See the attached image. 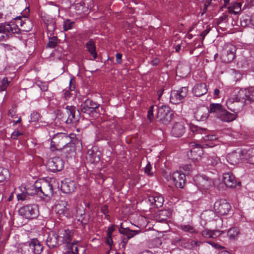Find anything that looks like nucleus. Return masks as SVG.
Returning a JSON list of instances; mask_svg holds the SVG:
<instances>
[{"label":"nucleus","mask_w":254,"mask_h":254,"mask_svg":"<svg viewBox=\"0 0 254 254\" xmlns=\"http://www.w3.org/2000/svg\"><path fill=\"white\" fill-rule=\"evenodd\" d=\"M9 22L11 27H17L18 28L19 31L16 34L19 33L20 31L28 32L33 27L32 21L26 16L22 15L12 17Z\"/></svg>","instance_id":"nucleus-1"},{"label":"nucleus","mask_w":254,"mask_h":254,"mask_svg":"<svg viewBox=\"0 0 254 254\" xmlns=\"http://www.w3.org/2000/svg\"><path fill=\"white\" fill-rule=\"evenodd\" d=\"M69 141L70 137L66 133H58L52 138L50 149L52 151L61 150Z\"/></svg>","instance_id":"nucleus-2"},{"label":"nucleus","mask_w":254,"mask_h":254,"mask_svg":"<svg viewBox=\"0 0 254 254\" xmlns=\"http://www.w3.org/2000/svg\"><path fill=\"white\" fill-rule=\"evenodd\" d=\"M173 117L174 114L168 106L161 105L158 107L156 118L161 124H168Z\"/></svg>","instance_id":"nucleus-3"},{"label":"nucleus","mask_w":254,"mask_h":254,"mask_svg":"<svg viewBox=\"0 0 254 254\" xmlns=\"http://www.w3.org/2000/svg\"><path fill=\"white\" fill-rule=\"evenodd\" d=\"M20 215L27 219L36 218L39 215V207L37 204H32L21 207L19 211Z\"/></svg>","instance_id":"nucleus-4"},{"label":"nucleus","mask_w":254,"mask_h":254,"mask_svg":"<svg viewBox=\"0 0 254 254\" xmlns=\"http://www.w3.org/2000/svg\"><path fill=\"white\" fill-rule=\"evenodd\" d=\"M18 28L15 27H11L10 22L2 23L0 24V41H5L12 34L17 33L18 32Z\"/></svg>","instance_id":"nucleus-5"},{"label":"nucleus","mask_w":254,"mask_h":254,"mask_svg":"<svg viewBox=\"0 0 254 254\" xmlns=\"http://www.w3.org/2000/svg\"><path fill=\"white\" fill-rule=\"evenodd\" d=\"M188 91L187 87H183L178 90L172 91L170 97V102L173 104H177L182 102L184 98L187 96Z\"/></svg>","instance_id":"nucleus-6"},{"label":"nucleus","mask_w":254,"mask_h":254,"mask_svg":"<svg viewBox=\"0 0 254 254\" xmlns=\"http://www.w3.org/2000/svg\"><path fill=\"white\" fill-rule=\"evenodd\" d=\"M231 206L225 199L216 201L214 204V209L216 213L220 215H226L230 211Z\"/></svg>","instance_id":"nucleus-7"},{"label":"nucleus","mask_w":254,"mask_h":254,"mask_svg":"<svg viewBox=\"0 0 254 254\" xmlns=\"http://www.w3.org/2000/svg\"><path fill=\"white\" fill-rule=\"evenodd\" d=\"M99 104L93 101L87 99L81 105V111L89 115H91L94 112H97V110Z\"/></svg>","instance_id":"nucleus-8"},{"label":"nucleus","mask_w":254,"mask_h":254,"mask_svg":"<svg viewBox=\"0 0 254 254\" xmlns=\"http://www.w3.org/2000/svg\"><path fill=\"white\" fill-rule=\"evenodd\" d=\"M245 104L254 102V86L250 87L239 94V100Z\"/></svg>","instance_id":"nucleus-9"},{"label":"nucleus","mask_w":254,"mask_h":254,"mask_svg":"<svg viewBox=\"0 0 254 254\" xmlns=\"http://www.w3.org/2000/svg\"><path fill=\"white\" fill-rule=\"evenodd\" d=\"M193 181L197 187L200 190H207L212 185V180L206 176H196Z\"/></svg>","instance_id":"nucleus-10"},{"label":"nucleus","mask_w":254,"mask_h":254,"mask_svg":"<svg viewBox=\"0 0 254 254\" xmlns=\"http://www.w3.org/2000/svg\"><path fill=\"white\" fill-rule=\"evenodd\" d=\"M47 166L49 169L53 172L61 171L64 167V163L63 159L56 157L51 158L47 162Z\"/></svg>","instance_id":"nucleus-11"},{"label":"nucleus","mask_w":254,"mask_h":254,"mask_svg":"<svg viewBox=\"0 0 254 254\" xmlns=\"http://www.w3.org/2000/svg\"><path fill=\"white\" fill-rule=\"evenodd\" d=\"M67 118L65 121L66 124L76 123L79 120L80 113L73 106H67L65 107Z\"/></svg>","instance_id":"nucleus-12"},{"label":"nucleus","mask_w":254,"mask_h":254,"mask_svg":"<svg viewBox=\"0 0 254 254\" xmlns=\"http://www.w3.org/2000/svg\"><path fill=\"white\" fill-rule=\"evenodd\" d=\"M245 159V150H238L231 152L228 154L227 161L232 165H236L240 161Z\"/></svg>","instance_id":"nucleus-13"},{"label":"nucleus","mask_w":254,"mask_h":254,"mask_svg":"<svg viewBox=\"0 0 254 254\" xmlns=\"http://www.w3.org/2000/svg\"><path fill=\"white\" fill-rule=\"evenodd\" d=\"M236 48L233 45H230L225 49L221 56L222 60L224 63L232 62L235 57Z\"/></svg>","instance_id":"nucleus-14"},{"label":"nucleus","mask_w":254,"mask_h":254,"mask_svg":"<svg viewBox=\"0 0 254 254\" xmlns=\"http://www.w3.org/2000/svg\"><path fill=\"white\" fill-rule=\"evenodd\" d=\"M209 110L205 106H201L196 109L194 112V117L198 121H205L208 117Z\"/></svg>","instance_id":"nucleus-15"},{"label":"nucleus","mask_w":254,"mask_h":254,"mask_svg":"<svg viewBox=\"0 0 254 254\" xmlns=\"http://www.w3.org/2000/svg\"><path fill=\"white\" fill-rule=\"evenodd\" d=\"M172 179L177 188L183 189L186 182V175L180 171H175L172 174Z\"/></svg>","instance_id":"nucleus-16"},{"label":"nucleus","mask_w":254,"mask_h":254,"mask_svg":"<svg viewBox=\"0 0 254 254\" xmlns=\"http://www.w3.org/2000/svg\"><path fill=\"white\" fill-rule=\"evenodd\" d=\"M61 190L65 193H69L73 192L76 188L75 182L69 179H65L62 182Z\"/></svg>","instance_id":"nucleus-17"},{"label":"nucleus","mask_w":254,"mask_h":254,"mask_svg":"<svg viewBox=\"0 0 254 254\" xmlns=\"http://www.w3.org/2000/svg\"><path fill=\"white\" fill-rule=\"evenodd\" d=\"M46 244L50 248H56L61 245L59 235L53 231L49 233L46 239Z\"/></svg>","instance_id":"nucleus-18"},{"label":"nucleus","mask_w":254,"mask_h":254,"mask_svg":"<svg viewBox=\"0 0 254 254\" xmlns=\"http://www.w3.org/2000/svg\"><path fill=\"white\" fill-rule=\"evenodd\" d=\"M28 246V251L33 254H40L43 250L42 245L37 239H32L29 243Z\"/></svg>","instance_id":"nucleus-19"},{"label":"nucleus","mask_w":254,"mask_h":254,"mask_svg":"<svg viewBox=\"0 0 254 254\" xmlns=\"http://www.w3.org/2000/svg\"><path fill=\"white\" fill-rule=\"evenodd\" d=\"M185 132V127L184 123L176 122L173 125L171 134L176 137L182 136Z\"/></svg>","instance_id":"nucleus-20"},{"label":"nucleus","mask_w":254,"mask_h":254,"mask_svg":"<svg viewBox=\"0 0 254 254\" xmlns=\"http://www.w3.org/2000/svg\"><path fill=\"white\" fill-rule=\"evenodd\" d=\"M68 203L65 200H60L56 206L57 213L67 217L69 215V209L67 207Z\"/></svg>","instance_id":"nucleus-21"},{"label":"nucleus","mask_w":254,"mask_h":254,"mask_svg":"<svg viewBox=\"0 0 254 254\" xmlns=\"http://www.w3.org/2000/svg\"><path fill=\"white\" fill-rule=\"evenodd\" d=\"M100 155L101 152L100 151L95 150L92 148L88 150L86 155V159L91 163H96L99 161Z\"/></svg>","instance_id":"nucleus-22"},{"label":"nucleus","mask_w":254,"mask_h":254,"mask_svg":"<svg viewBox=\"0 0 254 254\" xmlns=\"http://www.w3.org/2000/svg\"><path fill=\"white\" fill-rule=\"evenodd\" d=\"M223 181L225 185L229 188H234L237 184V180L231 172H227L223 174Z\"/></svg>","instance_id":"nucleus-23"},{"label":"nucleus","mask_w":254,"mask_h":254,"mask_svg":"<svg viewBox=\"0 0 254 254\" xmlns=\"http://www.w3.org/2000/svg\"><path fill=\"white\" fill-rule=\"evenodd\" d=\"M148 198L151 205L156 208L161 207L164 201L163 197L159 194H155L153 195H150L148 196Z\"/></svg>","instance_id":"nucleus-24"},{"label":"nucleus","mask_w":254,"mask_h":254,"mask_svg":"<svg viewBox=\"0 0 254 254\" xmlns=\"http://www.w3.org/2000/svg\"><path fill=\"white\" fill-rule=\"evenodd\" d=\"M61 150L66 158L71 157L74 156L75 152L74 143L69 141Z\"/></svg>","instance_id":"nucleus-25"},{"label":"nucleus","mask_w":254,"mask_h":254,"mask_svg":"<svg viewBox=\"0 0 254 254\" xmlns=\"http://www.w3.org/2000/svg\"><path fill=\"white\" fill-rule=\"evenodd\" d=\"M237 114L236 113H231L223 109L220 115L218 117L221 121L225 122H230L236 119Z\"/></svg>","instance_id":"nucleus-26"},{"label":"nucleus","mask_w":254,"mask_h":254,"mask_svg":"<svg viewBox=\"0 0 254 254\" xmlns=\"http://www.w3.org/2000/svg\"><path fill=\"white\" fill-rule=\"evenodd\" d=\"M58 234L59 236L61 245L63 243L70 244L71 241L72 234L68 229L62 230Z\"/></svg>","instance_id":"nucleus-27"},{"label":"nucleus","mask_w":254,"mask_h":254,"mask_svg":"<svg viewBox=\"0 0 254 254\" xmlns=\"http://www.w3.org/2000/svg\"><path fill=\"white\" fill-rule=\"evenodd\" d=\"M215 211L211 210L204 211L200 215L201 218L205 221L210 222L213 220H217L219 217L216 215Z\"/></svg>","instance_id":"nucleus-28"},{"label":"nucleus","mask_w":254,"mask_h":254,"mask_svg":"<svg viewBox=\"0 0 254 254\" xmlns=\"http://www.w3.org/2000/svg\"><path fill=\"white\" fill-rule=\"evenodd\" d=\"M207 92L206 85L205 83L196 84L192 89V93L197 97L205 94Z\"/></svg>","instance_id":"nucleus-29"},{"label":"nucleus","mask_w":254,"mask_h":254,"mask_svg":"<svg viewBox=\"0 0 254 254\" xmlns=\"http://www.w3.org/2000/svg\"><path fill=\"white\" fill-rule=\"evenodd\" d=\"M119 231L120 233L126 236L127 238V239H130L133 238L141 232V231L140 230H132L129 229L128 228H123L122 227V225L121 226Z\"/></svg>","instance_id":"nucleus-30"},{"label":"nucleus","mask_w":254,"mask_h":254,"mask_svg":"<svg viewBox=\"0 0 254 254\" xmlns=\"http://www.w3.org/2000/svg\"><path fill=\"white\" fill-rule=\"evenodd\" d=\"M208 109L209 110V113L213 114L214 116L218 118L224 108L220 104L211 103L210 104Z\"/></svg>","instance_id":"nucleus-31"},{"label":"nucleus","mask_w":254,"mask_h":254,"mask_svg":"<svg viewBox=\"0 0 254 254\" xmlns=\"http://www.w3.org/2000/svg\"><path fill=\"white\" fill-rule=\"evenodd\" d=\"M86 47L87 51L89 52L90 55L93 57V59L95 60L97 58V53L96 51V46L95 42L90 40L86 44Z\"/></svg>","instance_id":"nucleus-32"},{"label":"nucleus","mask_w":254,"mask_h":254,"mask_svg":"<svg viewBox=\"0 0 254 254\" xmlns=\"http://www.w3.org/2000/svg\"><path fill=\"white\" fill-rule=\"evenodd\" d=\"M43 190L40 191V192L43 193L46 196H49L50 195H52L53 192V188L52 184L50 183H45L43 184L41 187Z\"/></svg>","instance_id":"nucleus-33"},{"label":"nucleus","mask_w":254,"mask_h":254,"mask_svg":"<svg viewBox=\"0 0 254 254\" xmlns=\"http://www.w3.org/2000/svg\"><path fill=\"white\" fill-rule=\"evenodd\" d=\"M201 236L205 238H215L220 235L217 231H211L209 229H204L201 232Z\"/></svg>","instance_id":"nucleus-34"},{"label":"nucleus","mask_w":254,"mask_h":254,"mask_svg":"<svg viewBox=\"0 0 254 254\" xmlns=\"http://www.w3.org/2000/svg\"><path fill=\"white\" fill-rule=\"evenodd\" d=\"M245 159L248 163L254 164V147L245 150Z\"/></svg>","instance_id":"nucleus-35"},{"label":"nucleus","mask_w":254,"mask_h":254,"mask_svg":"<svg viewBox=\"0 0 254 254\" xmlns=\"http://www.w3.org/2000/svg\"><path fill=\"white\" fill-rule=\"evenodd\" d=\"M27 194L32 195L39 193L40 191L43 190L41 187H37L35 185H31L27 188H25Z\"/></svg>","instance_id":"nucleus-36"},{"label":"nucleus","mask_w":254,"mask_h":254,"mask_svg":"<svg viewBox=\"0 0 254 254\" xmlns=\"http://www.w3.org/2000/svg\"><path fill=\"white\" fill-rule=\"evenodd\" d=\"M180 229L183 231L191 234L197 233V231L195 228L192 225L189 224H182L180 226Z\"/></svg>","instance_id":"nucleus-37"},{"label":"nucleus","mask_w":254,"mask_h":254,"mask_svg":"<svg viewBox=\"0 0 254 254\" xmlns=\"http://www.w3.org/2000/svg\"><path fill=\"white\" fill-rule=\"evenodd\" d=\"M240 234L239 229L237 227L230 229L227 233V235L230 240H236Z\"/></svg>","instance_id":"nucleus-38"},{"label":"nucleus","mask_w":254,"mask_h":254,"mask_svg":"<svg viewBox=\"0 0 254 254\" xmlns=\"http://www.w3.org/2000/svg\"><path fill=\"white\" fill-rule=\"evenodd\" d=\"M186 175H195L196 171L191 164H187L183 167Z\"/></svg>","instance_id":"nucleus-39"},{"label":"nucleus","mask_w":254,"mask_h":254,"mask_svg":"<svg viewBox=\"0 0 254 254\" xmlns=\"http://www.w3.org/2000/svg\"><path fill=\"white\" fill-rule=\"evenodd\" d=\"M69 249L64 253V254H79V249L81 248V247H78L76 244L72 243L69 246Z\"/></svg>","instance_id":"nucleus-40"},{"label":"nucleus","mask_w":254,"mask_h":254,"mask_svg":"<svg viewBox=\"0 0 254 254\" xmlns=\"http://www.w3.org/2000/svg\"><path fill=\"white\" fill-rule=\"evenodd\" d=\"M201 244L200 241L189 240V243L185 246V248L189 250L193 249L195 248L199 247Z\"/></svg>","instance_id":"nucleus-41"},{"label":"nucleus","mask_w":254,"mask_h":254,"mask_svg":"<svg viewBox=\"0 0 254 254\" xmlns=\"http://www.w3.org/2000/svg\"><path fill=\"white\" fill-rule=\"evenodd\" d=\"M9 81L6 77H0V91H3L6 90L9 85Z\"/></svg>","instance_id":"nucleus-42"},{"label":"nucleus","mask_w":254,"mask_h":254,"mask_svg":"<svg viewBox=\"0 0 254 254\" xmlns=\"http://www.w3.org/2000/svg\"><path fill=\"white\" fill-rule=\"evenodd\" d=\"M74 25V22L71 21L70 19H66L63 23V28L64 31H68L72 29Z\"/></svg>","instance_id":"nucleus-43"},{"label":"nucleus","mask_w":254,"mask_h":254,"mask_svg":"<svg viewBox=\"0 0 254 254\" xmlns=\"http://www.w3.org/2000/svg\"><path fill=\"white\" fill-rule=\"evenodd\" d=\"M9 176L8 170L0 167V182H2L6 180Z\"/></svg>","instance_id":"nucleus-44"},{"label":"nucleus","mask_w":254,"mask_h":254,"mask_svg":"<svg viewBox=\"0 0 254 254\" xmlns=\"http://www.w3.org/2000/svg\"><path fill=\"white\" fill-rule=\"evenodd\" d=\"M58 38L56 36H53L49 38V42L47 47L50 48H55L58 44Z\"/></svg>","instance_id":"nucleus-45"},{"label":"nucleus","mask_w":254,"mask_h":254,"mask_svg":"<svg viewBox=\"0 0 254 254\" xmlns=\"http://www.w3.org/2000/svg\"><path fill=\"white\" fill-rule=\"evenodd\" d=\"M56 27V21L55 20H52L50 22L48 23L47 25V30L50 36L53 34V32L55 29Z\"/></svg>","instance_id":"nucleus-46"},{"label":"nucleus","mask_w":254,"mask_h":254,"mask_svg":"<svg viewBox=\"0 0 254 254\" xmlns=\"http://www.w3.org/2000/svg\"><path fill=\"white\" fill-rule=\"evenodd\" d=\"M175 241L178 245L185 248V246L189 243V240L185 239L183 238H175Z\"/></svg>","instance_id":"nucleus-47"},{"label":"nucleus","mask_w":254,"mask_h":254,"mask_svg":"<svg viewBox=\"0 0 254 254\" xmlns=\"http://www.w3.org/2000/svg\"><path fill=\"white\" fill-rule=\"evenodd\" d=\"M85 215V210L80 208H77L76 210L75 216L78 218V220L82 221L84 218V215Z\"/></svg>","instance_id":"nucleus-48"},{"label":"nucleus","mask_w":254,"mask_h":254,"mask_svg":"<svg viewBox=\"0 0 254 254\" xmlns=\"http://www.w3.org/2000/svg\"><path fill=\"white\" fill-rule=\"evenodd\" d=\"M190 130L192 132H198V133H201L202 131H203L205 130V128H200L196 126L193 125H190Z\"/></svg>","instance_id":"nucleus-49"},{"label":"nucleus","mask_w":254,"mask_h":254,"mask_svg":"<svg viewBox=\"0 0 254 254\" xmlns=\"http://www.w3.org/2000/svg\"><path fill=\"white\" fill-rule=\"evenodd\" d=\"M29 195L26 192L18 194L17 197L18 200H26L29 198Z\"/></svg>","instance_id":"nucleus-50"},{"label":"nucleus","mask_w":254,"mask_h":254,"mask_svg":"<svg viewBox=\"0 0 254 254\" xmlns=\"http://www.w3.org/2000/svg\"><path fill=\"white\" fill-rule=\"evenodd\" d=\"M40 118V114L37 112H34L31 114V122H37L39 120Z\"/></svg>","instance_id":"nucleus-51"},{"label":"nucleus","mask_w":254,"mask_h":254,"mask_svg":"<svg viewBox=\"0 0 254 254\" xmlns=\"http://www.w3.org/2000/svg\"><path fill=\"white\" fill-rule=\"evenodd\" d=\"M153 108H154L153 106H151L149 107L148 111L147 117L148 119L150 121H152L154 118Z\"/></svg>","instance_id":"nucleus-52"},{"label":"nucleus","mask_w":254,"mask_h":254,"mask_svg":"<svg viewBox=\"0 0 254 254\" xmlns=\"http://www.w3.org/2000/svg\"><path fill=\"white\" fill-rule=\"evenodd\" d=\"M151 169L152 167L150 163L148 162L145 167L144 172L149 176H152L153 175V173L151 171Z\"/></svg>","instance_id":"nucleus-53"},{"label":"nucleus","mask_w":254,"mask_h":254,"mask_svg":"<svg viewBox=\"0 0 254 254\" xmlns=\"http://www.w3.org/2000/svg\"><path fill=\"white\" fill-rule=\"evenodd\" d=\"M228 20V15L223 13L217 20V23L220 24L222 22H226Z\"/></svg>","instance_id":"nucleus-54"},{"label":"nucleus","mask_w":254,"mask_h":254,"mask_svg":"<svg viewBox=\"0 0 254 254\" xmlns=\"http://www.w3.org/2000/svg\"><path fill=\"white\" fill-rule=\"evenodd\" d=\"M202 139L204 141H212L217 139V137L215 135L209 134L202 137Z\"/></svg>","instance_id":"nucleus-55"},{"label":"nucleus","mask_w":254,"mask_h":254,"mask_svg":"<svg viewBox=\"0 0 254 254\" xmlns=\"http://www.w3.org/2000/svg\"><path fill=\"white\" fill-rule=\"evenodd\" d=\"M22 135V133L18 130H15L11 134L12 139H17L19 135Z\"/></svg>","instance_id":"nucleus-56"},{"label":"nucleus","mask_w":254,"mask_h":254,"mask_svg":"<svg viewBox=\"0 0 254 254\" xmlns=\"http://www.w3.org/2000/svg\"><path fill=\"white\" fill-rule=\"evenodd\" d=\"M210 161H211L210 163L212 166H215L220 162V158L218 157L214 156L211 157Z\"/></svg>","instance_id":"nucleus-57"},{"label":"nucleus","mask_w":254,"mask_h":254,"mask_svg":"<svg viewBox=\"0 0 254 254\" xmlns=\"http://www.w3.org/2000/svg\"><path fill=\"white\" fill-rule=\"evenodd\" d=\"M234 10L238 11V13L241 10L242 3L240 2H235L232 6Z\"/></svg>","instance_id":"nucleus-58"},{"label":"nucleus","mask_w":254,"mask_h":254,"mask_svg":"<svg viewBox=\"0 0 254 254\" xmlns=\"http://www.w3.org/2000/svg\"><path fill=\"white\" fill-rule=\"evenodd\" d=\"M16 114V109L13 106L9 110L8 115L11 118H13Z\"/></svg>","instance_id":"nucleus-59"},{"label":"nucleus","mask_w":254,"mask_h":254,"mask_svg":"<svg viewBox=\"0 0 254 254\" xmlns=\"http://www.w3.org/2000/svg\"><path fill=\"white\" fill-rule=\"evenodd\" d=\"M210 28H207L200 34V36L202 37V40L204 39L205 36L210 32Z\"/></svg>","instance_id":"nucleus-60"},{"label":"nucleus","mask_w":254,"mask_h":254,"mask_svg":"<svg viewBox=\"0 0 254 254\" xmlns=\"http://www.w3.org/2000/svg\"><path fill=\"white\" fill-rule=\"evenodd\" d=\"M122 55L120 53H117L116 55V62L118 64H121L122 62Z\"/></svg>","instance_id":"nucleus-61"},{"label":"nucleus","mask_w":254,"mask_h":254,"mask_svg":"<svg viewBox=\"0 0 254 254\" xmlns=\"http://www.w3.org/2000/svg\"><path fill=\"white\" fill-rule=\"evenodd\" d=\"M249 22V19H241V24L242 26L245 27L246 26Z\"/></svg>","instance_id":"nucleus-62"},{"label":"nucleus","mask_w":254,"mask_h":254,"mask_svg":"<svg viewBox=\"0 0 254 254\" xmlns=\"http://www.w3.org/2000/svg\"><path fill=\"white\" fill-rule=\"evenodd\" d=\"M113 243V240L112 238V235H107V240H106V244L109 245H111Z\"/></svg>","instance_id":"nucleus-63"},{"label":"nucleus","mask_w":254,"mask_h":254,"mask_svg":"<svg viewBox=\"0 0 254 254\" xmlns=\"http://www.w3.org/2000/svg\"><path fill=\"white\" fill-rule=\"evenodd\" d=\"M159 62H160L159 59L158 58H155L151 61L150 64L151 65L154 66V65H157V64H158Z\"/></svg>","instance_id":"nucleus-64"}]
</instances>
